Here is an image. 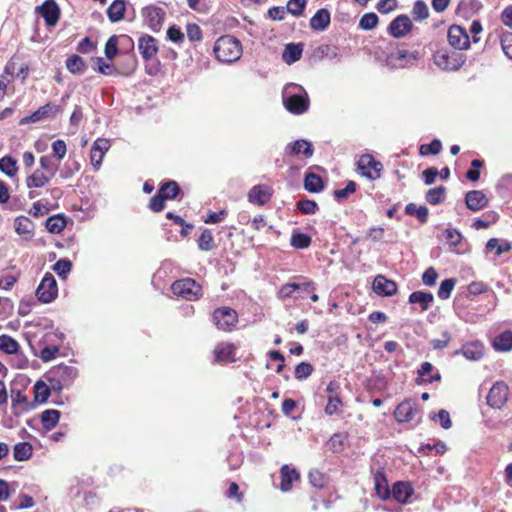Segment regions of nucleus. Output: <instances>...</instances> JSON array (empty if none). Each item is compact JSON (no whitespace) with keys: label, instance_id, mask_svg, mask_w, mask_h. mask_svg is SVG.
Segmentation results:
<instances>
[{"label":"nucleus","instance_id":"obj_7","mask_svg":"<svg viewBox=\"0 0 512 512\" xmlns=\"http://www.w3.org/2000/svg\"><path fill=\"white\" fill-rule=\"evenodd\" d=\"M213 321L219 329L228 331L236 325L237 313L228 307L218 308L213 313Z\"/></svg>","mask_w":512,"mask_h":512},{"label":"nucleus","instance_id":"obj_46","mask_svg":"<svg viewBox=\"0 0 512 512\" xmlns=\"http://www.w3.org/2000/svg\"><path fill=\"white\" fill-rule=\"evenodd\" d=\"M35 400L43 403L46 402L50 396V388L43 381H37L34 385Z\"/></svg>","mask_w":512,"mask_h":512},{"label":"nucleus","instance_id":"obj_6","mask_svg":"<svg viewBox=\"0 0 512 512\" xmlns=\"http://www.w3.org/2000/svg\"><path fill=\"white\" fill-rule=\"evenodd\" d=\"M358 171L362 176L370 180H375L380 177L383 166L380 162L376 161L371 155H362L357 162Z\"/></svg>","mask_w":512,"mask_h":512},{"label":"nucleus","instance_id":"obj_49","mask_svg":"<svg viewBox=\"0 0 512 512\" xmlns=\"http://www.w3.org/2000/svg\"><path fill=\"white\" fill-rule=\"evenodd\" d=\"M412 14L416 20H424L429 16V9L425 2L418 0L415 2Z\"/></svg>","mask_w":512,"mask_h":512},{"label":"nucleus","instance_id":"obj_9","mask_svg":"<svg viewBox=\"0 0 512 512\" xmlns=\"http://www.w3.org/2000/svg\"><path fill=\"white\" fill-rule=\"evenodd\" d=\"M36 10L44 18L47 26H55L59 21L60 8L55 0H46Z\"/></svg>","mask_w":512,"mask_h":512},{"label":"nucleus","instance_id":"obj_28","mask_svg":"<svg viewBox=\"0 0 512 512\" xmlns=\"http://www.w3.org/2000/svg\"><path fill=\"white\" fill-rule=\"evenodd\" d=\"M12 410L15 415H20L22 412L29 410L30 403L28 398L19 390L12 391Z\"/></svg>","mask_w":512,"mask_h":512},{"label":"nucleus","instance_id":"obj_33","mask_svg":"<svg viewBox=\"0 0 512 512\" xmlns=\"http://www.w3.org/2000/svg\"><path fill=\"white\" fill-rule=\"evenodd\" d=\"M493 347L497 351H510L512 349V332L504 331L495 337Z\"/></svg>","mask_w":512,"mask_h":512},{"label":"nucleus","instance_id":"obj_44","mask_svg":"<svg viewBox=\"0 0 512 512\" xmlns=\"http://www.w3.org/2000/svg\"><path fill=\"white\" fill-rule=\"evenodd\" d=\"M158 193L163 196L165 200L174 199L179 193V186L175 181H170L163 184Z\"/></svg>","mask_w":512,"mask_h":512},{"label":"nucleus","instance_id":"obj_63","mask_svg":"<svg viewBox=\"0 0 512 512\" xmlns=\"http://www.w3.org/2000/svg\"><path fill=\"white\" fill-rule=\"evenodd\" d=\"M117 39L115 36H112L108 39L105 45V55L108 59H113L117 54Z\"/></svg>","mask_w":512,"mask_h":512},{"label":"nucleus","instance_id":"obj_26","mask_svg":"<svg viewBox=\"0 0 512 512\" xmlns=\"http://www.w3.org/2000/svg\"><path fill=\"white\" fill-rule=\"evenodd\" d=\"M375 491L382 500H387L391 496L388 481L382 471H377L374 474Z\"/></svg>","mask_w":512,"mask_h":512},{"label":"nucleus","instance_id":"obj_13","mask_svg":"<svg viewBox=\"0 0 512 512\" xmlns=\"http://www.w3.org/2000/svg\"><path fill=\"white\" fill-rule=\"evenodd\" d=\"M417 413L418 407L416 401L407 399L396 407L394 416L398 422H409L414 419Z\"/></svg>","mask_w":512,"mask_h":512},{"label":"nucleus","instance_id":"obj_48","mask_svg":"<svg viewBox=\"0 0 512 512\" xmlns=\"http://www.w3.org/2000/svg\"><path fill=\"white\" fill-rule=\"evenodd\" d=\"M290 244L297 249H305L310 246L311 238L304 233H294L291 236Z\"/></svg>","mask_w":512,"mask_h":512},{"label":"nucleus","instance_id":"obj_27","mask_svg":"<svg viewBox=\"0 0 512 512\" xmlns=\"http://www.w3.org/2000/svg\"><path fill=\"white\" fill-rule=\"evenodd\" d=\"M330 24V13L327 9L318 10L310 19V27L315 31H323Z\"/></svg>","mask_w":512,"mask_h":512},{"label":"nucleus","instance_id":"obj_31","mask_svg":"<svg viewBox=\"0 0 512 512\" xmlns=\"http://www.w3.org/2000/svg\"><path fill=\"white\" fill-rule=\"evenodd\" d=\"M60 419V412L55 409H47L41 414L43 428L47 431L56 427Z\"/></svg>","mask_w":512,"mask_h":512},{"label":"nucleus","instance_id":"obj_17","mask_svg":"<svg viewBox=\"0 0 512 512\" xmlns=\"http://www.w3.org/2000/svg\"><path fill=\"white\" fill-rule=\"evenodd\" d=\"M455 354L463 355L467 360L478 361L484 355V345L480 341L465 343L461 349L456 350Z\"/></svg>","mask_w":512,"mask_h":512},{"label":"nucleus","instance_id":"obj_40","mask_svg":"<svg viewBox=\"0 0 512 512\" xmlns=\"http://www.w3.org/2000/svg\"><path fill=\"white\" fill-rule=\"evenodd\" d=\"M59 165L53 160L52 156L44 155L39 159V169L46 172L47 175L54 177L58 171Z\"/></svg>","mask_w":512,"mask_h":512},{"label":"nucleus","instance_id":"obj_21","mask_svg":"<svg viewBox=\"0 0 512 512\" xmlns=\"http://www.w3.org/2000/svg\"><path fill=\"white\" fill-rule=\"evenodd\" d=\"M138 49L142 57L149 60L156 55L158 51L156 40L150 35L142 36L138 41Z\"/></svg>","mask_w":512,"mask_h":512},{"label":"nucleus","instance_id":"obj_54","mask_svg":"<svg viewBox=\"0 0 512 512\" xmlns=\"http://www.w3.org/2000/svg\"><path fill=\"white\" fill-rule=\"evenodd\" d=\"M313 372V367L308 362H301L295 368V377L298 380L308 378Z\"/></svg>","mask_w":512,"mask_h":512},{"label":"nucleus","instance_id":"obj_42","mask_svg":"<svg viewBox=\"0 0 512 512\" xmlns=\"http://www.w3.org/2000/svg\"><path fill=\"white\" fill-rule=\"evenodd\" d=\"M446 189L443 186L429 189L426 193L425 199L432 205H437L444 200Z\"/></svg>","mask_w":512,"mask_h":512},{"label":"nucleus","instance_id":"obj_18","mask_svg":"<svg viewBox=\"0 0 512 512\" xmlns=\"http://www.w3.org/2000/svg\"><path fill=\"white\" fill-rule=\"evenodd\" d=\"M412 28V21L406 15H399L396 17L389 26L390 34L395 38L404 37L410 32Z\"/></svg>","mask_w":512,"mask_h":512},{"label":"nucleus","instance_id":"obj_60","mask_svg":"<svg viewBox=\"0 0 512 512\" xmlns=\"http://www.w3.org/2000/svg\"><path fill=\"white\" fill-rule=\"evenodd\" d=\"M59 353V348L57 346H46L41 350L40 358L44 362H49L56 358Z\"/></svg>","mask_w":512,"mask_h":512},{"label":"nucleus","instance_id":"obj_50","mask_svg":"<svg viewBox=\"0 0 512 512\" xmlns=\"http://www.w3.org/2000/svg\"><path fill=\"white\" fill-rule=\"evenodd\" d=\"M486 249L490 251L496 249V255L500 256L501 254L509 251L511 249V245L508 242L500 244L498 239L491 238L486 244Z\"/></svg>","mask_w":512,"mask_h":512},{"label":"nucleus","instance_id":"obj_35","mask_svg":"<svg viewBox=\"0 0 512 512\" xmlns=\"http://www.w3.org/2000/svg\"><path fill=\"white\" fill-rule=\"evenodd\" d=\"M0 171L8 177L13 178L17 175V161L11 156H4L0 159Z\"/></svg>","mask_w":512,"mask_h":512},{"label":"nucleus","instance_id":"obj_22","mask_svg":"<svg viewBox=\"0 0 512 512\" xmlns=\"http://www.w3.org/2000/svg\"><path fill=\"white\" fill-rule=\"evenodd\" d=\"M465 202L470 210L478 211L487 205L488 200L482 191L473 190L466 194Z\"/></svg>","mask_w":512,"mask_h":512},{"label":"nucleus","instance_id":"obj_62","mask_svg":"<svg viewBox=\"0 0 512 512\" xmlns=\"http://www.w3.org/2000/svg\"><path fill=\"white\" fill-rule=\"evenodd\" d=\"M445 238L451 246H457L462 239L461 233L456 229H446Z\"/></svg>","mask_w":512,"mask_h":512},{"label":"nucleus","instance_id":"obj_57","mask_svg":"<svg viewBox=\"0 0 512 512\" xmlns=\"http://www.w3.org/2000/svg\"><path fill=\"white\" fill-rule=\"evenodd\" d=\"M71 268H72V264L67 259H60L53 266V270L60 277H63V278L66 277V275L70 272Z\"/></svg>","mask_w":512,"mask_h":512},{"label":"nucleus","instance_id":"obj_19","mask_svg":"<svg viewBox=\"0 0 512 512\" xmlns=\"http://www.w3.org/2000/svg\"><path fill=\"white\" fill-rule=\"evenodd\" d=\"M373 290L378 295L392 296L397 291V285L394 281L387 279L383 275H378L373 281Z\"/></svg>","mask_w":512,"mask_h":512},{"label":"nucleus","instance_id":"obj_55","mask_svg":"<svg viewBox=\"0 0 512 512\" xmlns=\"http://www.w3.org/2000/svg\"><path fill=\"white\" fill-rule=\"evenodd\" d=\"M454 286L455 281L453 279L443 280L438 289V297L441 299H448L451 295Z\"/></svg>","mask_w":512,"mask_h":512},{"label":"nucleus","instance_id":"obj_47","mask_svg":"<svg viewBox=\"0 0 512 512\" xmlns=\"http://www.w3.org/2000/svg\"><path fill=\"white\" fill-rule=\"evenodd\" d=\"M199 249L202 251H210L214 248V239L212 232L209 229H205L198 240Z\"/></svg>","mask_w":512,"mask_h":512},{"label":"nucleus","instance_id":"obj_29","mask_svg":"<svg viewBox=\"0 0 512 512\" xmlns=\"http://www.w3.org/2000/svg\"><path fill=\"white\" fill-rule=\"evenodd\" d=\"M234 346L229 343H220L214 349L215 360L218 362H233Z\"/></svg>","mask_w":512,"mask_h":512},{"label":"nucleus","instance_id":"obj_20","mask_svg":"<svg viewBox=\"0 0 512 512\" xmlns=\"http://www.w3.org/2000/svg\"><path fill=\"white\" fill-rule=\"evenodd\" d=\"M14 228L16 233L26 241L31 240L34 235V224L28 217H17L14 221Z\"/></svg>","mask_w":512,"mask_h":512},{"label":"nucleus","instance_id":"obj_30","mask_svg":"<svg viewBox=\"0 0 512 512\" xmlns=\"http://www.w3.org/2000/svg\"><path fill=\"white\" fill-rule=\"evenodd\" d=\"M302 52V44L290 43L286 45L282 57L287 64L291 65L301 58Z\"/></svg>","mask_w":512,"mask_h":512},{"label":"nucleus","instance_id":"obj_5","mask_svg":"<svg viewBox=\"0 0 512 512\" xmlns=\"http://www.w3.org/2000/svg\"><path fill=\"white\" fill-rule=\"evenodd\" d=\"M58 294L57 283L54 276L46 273L36 290V296L42 303L52 302Z\"/></svg>","mask_w":512,"mask_h":512},{"label":"nucleus","instance_id":"obj_59","mask_svg":"<svg viewBox=\"0 0 512 512\" xmlns=\"http://www.w3.org/2000/svg\"><path fill=\"white\" fill-rule=\"evenodd\" d=\"M297 207L304 214H314L318 209L317 203L308 199L299 201Z\"/></svg>","mask_w":512,"mask_h":512},{"label":"nucleus","instance_id":"obj_15","mask_svg":"<svg viewBox=\"0 0 512 512\" xmlns=\"http://www.w3.org/2000/svg\"><path fill=\"white\" fill-rule=\"evenodd\" d=\"M143 16L147 25L153 31H158L164 21L165 11L157 6H148L143 9Z\"/></svg>","mask_w":512,"mask_h":512},{"label":"nucleus","instance_id":"obj_11","mask_svg":"<svg viewBox=\"0 0 512 512\" xmlns=\"http://www.w3.org/2000/svg\"><path fill=\"white\" fill-rule=\"evenodd\" d=\"M273 189L269 185L259 184L253 186L248 192V200L250 203L263 206L270 201Z\"/></svg>","mask_w":512,"mask_h":512},{"label":"nucleus","instance_id":"obj_43","mask_svg":"<svg viewBox=\"0 0 512 512\" xmlns=\"http://www.w3.org/2000/svg\"><path fill=\"white\" fill-rule=\"evenodd\" d=\"M66 226L62 216H51L46 220V229L51 233H60Z\"/></svg>","mask_w":512,"mask_h":512},{"label":"nucleus","instance_id":"obj_1","mask_svg":"<svg viewBox=\"0 0 512 512\" xmlns=\"http://www.w3.org/2000/svg\"><path fill=\"white\" fill-rule=\"evenodd\" d=\"M285 108L293 114H303L309 108V97L305 89L298 84H287L282 92Z\"/></svg>","mask_w":512,"mask_h":512},{"label":"nucleus","instance_id":"obj_36","mask_svg":"<svg viewBox=\"0 0 512 512\" xmlns=\"http://www.w3.org/2000/svg\"><path fill=\"white\" fill-rule=\"evenodd\" d=\"M20 349L19 343L9 335L0 336V350L6 354L12 355L18 353Z\"/></svg>","mask_w":512,"mask_h":512},{"label":"nucleus","instance_id":"obj_38","mask_svg":"<svg viewBox=\"0 0 512 512\" xmlns=\"http://www.w3.org/2000/svg\"><path fill=\"white\" fill-rule=\"evenodd\" d=\"M32 445L28 442H21L14 446L13 455L17 461L28 460L32 455Z\"/></svg>","mask_w":512,"mask_h":512},{"label":"nucleus","instance_id":"obj_51","mask_svg":"<svg viewBox=\"0 0 512 512\" xmlns=\"http://www.w3.org/2000/svg\"><path fill=\"white\" fill-rule=\"evenodd\" d=\"M378 24V16L375 13L364 14L359 22L360 28L364 30H371Z\"/></svg>","mask_w":512,"mask_h":512},{"label":"nucleus","instance_id":"obj_53","mask_svg":"<svg viewBox=\"0 0 512 512\" xmlns=\"http://www.w3.org/2000/svg\"><path fill=\"white\" fill-rule=\"evenodd\" d=\"M306 6V0H289L287 3L286 11L294 16L302 15Z\"/></svg>","mask_w":512,"mask_h":512},{"label":"nucleus","instance_id":"obj_41","mask_svg":"<svg viewBox=\"0 0 512 512\" xmlns=\"http://www.w3.org/2000/svg\"><path fill=\"white\" fill-rule=\"evenodd\" d=\"M405 212L408 215L416 216L421 223H426L427 222L429 211H428V208L426 206H419L418 207L414 203H409L406 206V208H405Z\"/></svg>","mask_w":512,"mask_h":512},{"label":"nucleus","instance_id":"obj_14","mask_svg":"<svg viewBox=\"0 0 512 512\" xmlns=\"http://www.w3.org/2000/svg\"><path fill=\"white\" fill-rule=\"evenodd\" d=\"M417 59V54L414 52H409L404 49H397L394 52H391L387 58L388 65L394 68H402L407 64H412Z\"/></svg>","mask_w":512,"mask_h":512},{"label":"nucleus","instance_id":"obj_8","mask_svg":"<svg viewBox=\"0 0 512 512\" xmlns=\"http://www.w3.org/2000/svg\"><path fill=\"white\" fill-rule=\"evenodd\" d=\"M509 389L504 382H496L487 395V403L492 408H501L508 400Z\"/></svg>","mask_w":512,"mask_h":512},{"label":"nucleus","instance_id":"obj_61","mask_svg":"<svg viewBox=\"0 0 512 512\" xmlns=\"http://www.w3.org/2000/svg\"><path fill=\"white\" fill-rule=\"evenodd\" d=\"M52 150L54 156L60 161L62 160L67 152L66 143L63 140H56L52 144Z\"/></svg>","mask_w":512,"mask_h":512},{"label":"nucleus","instance_id":"obj_12","mask_svg":"<svg viewBox=\"0 0 512 512\" xmlns=\"http://www.w3.org/2000/svg\"><path fill=\"white\" fill-rule=\"evenodd\" d=\"M110 146V141L106 138H98L94 141L90 151V161L96 170L100 168L102 160L110 149Z\"/></svg>","mask_w":512,"mask_h":512},{"label":"nucleus","instance_id":"obj_3","mask_svg":"<svg viewBox=\"0 0 512 512\" xmlns=\"http://www.w3.org/2000/svg\"><path fill=\"white\" fill-rule=\"evenodd\" d=\"M172 292L184 299L194 301L201 296L200 285L191 278L175 281L171 286Z\"/></svg>","mask_w":512,"mask_h":512},{"label":"nucleus","instance_id":"obj_2","mask_svg":"<svg viewBox=\"0 0 512 512\" xmlns=\"http://www.w3.org/2000/svg\"><path fill=\"white\" fill-rule=\"evenodd\" d=\"M213 50L216 58L225 63L235 62L242 55V45L240 41L230 35L220 37L215 42Z\"/></svg>","mask_w":512,"mask_h":512},{"label":"nucleus","instance_id":"obj_58","mask_svg":"<svg viewBox=\"0 0 512 512\" xmlns=\"http://www.w3.org/2000/svg\"><path fill=\"white\" fill-rule=\"evenodd\" d=\"M301 286H297V283H286L282 285L278 292V297L280 299H286L293 295L295 291L300 289Z\"/></svg>","mask_w":512,"mask_h":512},{"label":"nucleus","instance_id":"obj_23","mask_svg":"<svg viewBox=\"0 0 512 512\" xmlns=\"http://www.w3.org/2000/svg\"><path fill=\"white\" fill-rule=\"evenodd\" d=\"M412 494V486L403 481L396 482L391 491L392 497L399 503H406Z\"/></svg>","mask_w":512,"mask_h":512},{"label":"nucleus","instance_id":"obj_10","mask_svg":"<svg viewBox=\"0 0 512 512\" xmlns=\"http://www.w3.org/2000/svg\"><path fill=\"white\" fill-rule=\"evenodd\" d=\"M448 42L457 50H465L469 47V36L467 32L458 25H453L448 29Z\"/></svg>","mask_w":512,"mask_h":512},{"label":"nucleus","instance_id":"obj_4","mask_svg":"<svg viewBox=\"0 0 512 512\" xmlns=\"http://www.w3.org/2000/svg\"><path fill=\"white\" fill-rule=\"evenodd\" d=\"M465 62L463 55L447 50H438L434 54V63L443 70H457Z\"/></svg>","mask_w":512,"mask_h":512},{"label":"nucleus","instance_id":"obj_34","mask_svg":"<svg viewBox=\"0 0 512 512\" xmlns=\"http://www.w3.org/2000/svg\"><path fill=\"white\" fill-rule=\"evenodd\" d=\"M433 295L429 292L423 291H415L410 294L409 301L411 303H418L421 305L423 311L427 310L430 307V304L433 302Z\"/></svg>","mask_w":512,"mask_h":512},{"label":"nucleus","instance_id":"obj_56","mask_svg":"<svg viewBox=\"0 0 512 512\" xmlns=\"http://www.w3.org/2000/svg\"><path fill=\"white\" fill-rule=\"evenodd\" d=\"M442 149L441 141L438 139L433 140L430 144H425L420 147V153L422 155H437Z\"/></svg>","mask_w":512,"mask_h":512},{"label":"nucleus","instance_id":"obj_39","mask_svg":"<svg viewBox=\"0 0 512 512\" xmlns=\"http://www.w3.org/2000/svg\"><path fill=\"white\" fill-rule=\"evenodd\" d=\"M304 187L307 191L316 193L323 189V182L320 176L314 173H307L304 179Z\"/></svg>","mask_w":512,"mask_h":512},{"label":"nucleus","instance_id":"obj_45","mask_svg":"<svg viewBox=\"0 0 512 512\" xmlns=\"http://www.w3.org/2000/svg\"><path fill=\"white\" fill-rule=\"evenodd\" d=\"M66 67L71 73L80 74L84 71L85 63L80 56L73 55L66 60Z\"/></svg>","mask_w":512,"mask_h":512},{"label":"nucleus","instance_id":"obj_64","mask_svg":"<svg viewBox=\"0 0 512 512\" xmlns=\"http://www.w3.org/2000/svg\"><path fill=\"white\" fill-rule=\"evenodd\" d=\"M501 45L506 56L512 59V34L502 37Z\"/></svg>","mask_w":512,"mask_h":512},{"label":"nucleus","instance_id":"obj_25","mask_svg":"<svg viewBox=\"0 0 512 512\" xmlns=\"http://www.w3.org/2000/svg\"><path fill=\"white\" fill-rule=\"evenodd\" d=\"M281 483L280 489L283 492L291 490V485L294 481L299 479V473L296 469L290 468L288 465H283L281 468Z\"/></svg>","mask_w":512,"mask_h":512},{"label":"nucleus","instance_id":"obj_32","mask_svg":"<svg viewBox=\"0 0 512 512\" xmlns=\"http://www.w3.org/2000/svg\"><path fill=\"white\" fill-rule=\"evenodd\" d=\"M126 6L123 0H115L107 9V15L111 22L120 21L125 13Z\"/></svg>","mask_w":512,"mask_h":512},{"label":"nucleus","instance_id":"obj_52","mask_svg":"<svg viewBox=\"0 0 512 512\" xmlns=\"http://www.w3.org/2000/svg\"><path fill=\"white\" fill-rule=\"evenodd\" d=\"M342 406V402L337 395H331L328 398V403L325 407V413L329 416L338 414L340 412V407Z\"/></svg>","mask_w":512,"mask_h":512},{"label":"nucleus","instance_id":"obj_24","mask_svg":"<svg viewBox=\"0 0 512 512\" xmlns=\"http://www.w3.org/2000/svg\"><path fill=\"white\" fill-rule=\"evenodd\" d=\"M53 177L49 176L43 170L37 168L31 175H29L26 180V186L31 188H42L46 186Z\"/></svg>","mask_w":512,"mask_h":512},{"label":"nucleus","instance_id":"obj_37","mask_svg":"<svg viewBox=\"0 0 512 512\" xmlns=\"http://www.w3.org/2000/svg\"><path fill=\"white\" fill-rule=\"evenodd\" d=\"M290 149H291V153L295 154V155L303 154L307 158H309L313 155L312 144L304 139L295 141L290 146Z\"/></svg>","mask_w":512,"mask_h":512},{"label":"nucleus","instance_id":"obj_16","mask_svg":"<svg viewBox=\"0 0 512 512\" xmlns=\"http://www.w3.org/2000/svg\"><path fill=\"white\" fill-rule=\"evenodd\" d=\"M61 110L62 109L60 108V106H57L52 103H47L44 106L40 107L37 111H35L30 116L23 118L20 121V123L21 124H26V123H30V122L34 123V122L40 121L42 119L55 116L56 114L61 112Z\"/></svg>","mask_w":512,"mask_h":512}]
</instances>
